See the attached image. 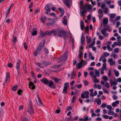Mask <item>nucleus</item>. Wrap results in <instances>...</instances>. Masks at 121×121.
<instances>
[{"label":"nucleus","mask_w":121,"mask_h":121,"mask_svg":"<svg viewBox=\"0 0 121 121\" xmlns=\"http://www.w3.org/2000/svg\"><path fill=\"white\" fill-rule=\"evenodd\" d=\"M44 42H41L39 43L37 50L34 52V56H36L38 54L40 53V52L42 51L43 47L44 45Z\"/></svg>","instance_id":"f257e3e1"},{"label":"nucleus","mask_w":121,"mask_h":121,"mask_svg":"<svg viewBox=\"0 0 121 121\" xmlns=\"http://www.w3.org/2000/svg\"><path fill=\"white\" fill-rule=\"evenodd\" d=\"M95 73L96 76L94 74V73L92 71H90L89 73V74L90 76H91V78H92L95 79L96 78V76L99 77L100 76L99 71L97 69H95Z\"/></svg>","instance_id":"f03ea898"},{"label":"nucleus","mask_w":121,"mask_h":121,"mask_svg":"<svg viewBox=\"0 0 121 121\" xmlns=\"http://www.w3.org/2000/svg\"><path fill=\"white\" fill-rule=\"evenodd\" d=\"M68 52V51H66V52L64 53L63 56H62L61 57H59V59H60L59 60V62H63L65 61L66 60L67 58V57L66 56Z\"/></svg>","instance_id":"7ed1b4c3"},{"label":"nucleus","mask_w":121,"mask_h":121,"mask_svg":"<svg viewBox=\"0 0 121 121\" xmlns=\"http://www.w3.org/2000/svg\"><path fill=\"white\" fill-rule=\"evenodd\" d=\"M69 83L66 82L65 83L64 89L62 91V93L64 94H65L67 93V90L69 87Z\"/></svg>","instance_id":"20e7f679"},{"label":"nucleus","mask_w":121,"mask_h":121,"mask_svg":"<svg viewBox=\"0 0 121 121\" xmlns=\"http://www.w3.org/2000/svg\"><path fill=\"white\" fill-rule=\"evenodd\" d=\"M47 20H48L49 21H51L52 22H48V23H47L46 24L48 26H51L52 25L54 24V22L56 21V20L55 19H53L52 18H47Z\"/></svg>","instance_id":"39448f33"},{"label":"nucleus","mask_w":121,"mask_h":121,"mask_svg":"<svg viewBox=\"0 0 121 121\" xmlns=\"http://www.w3.org/2000/svg\"><path fill=\"white\" fill-rule=\"evenodd\" d=\"M63 1L64 3L66 4L68 7H70V6L72 2L71 0H63Z\"/></svg>","instance_id":"423d86ee"},{"label":"nucleus","mask_w":121,"mask_h":121,"mask_svg":"<svg viewBox=\"0 0 121 121\" xmlns=\"http://www.w3.org/2000/svg\"><path fill=\"white\" fill-rule=\"evenodd\" d=\"M27 112L30 114L34 113V110L33 108V106L31 105H30V106L28 108L27 110Z\"/></svg>","instance_id":"0eeeda50"},{"label":"nucleus","mask_w":121,"mask_h":121,"mask_svg":"<svg viewBox=\"0 0 121 121\" xmlns=\"http://www.w3.org/2000/svg\"><path fill=\"white\" fill-rule=\"evenodd\" d=\"M80 9H86V7L84 5L83 2L82 0L80 1L79 3Z\"/></svg>","instance_id":"6e6552de"},{"label":"nucleus","mask_w":121,"mask_h":121,"mask_svg":"<svg viewBox=\"0 0 121 121\" xmlns=\"http://www.w3.org/2000/svg\"><path fill=\"white\" fill-rule=\"evenodd\" d=\"M118 42H115L113 43V44H112V47L113 48H114L116 45H117L118 46H121V40H118Z\"/></svg>","instance_id":"1a4fd4ad"},{"label":"nucleus","mask_w":121,"mask_h":121,"mask_svg":"<svg viewBox=\"0 0 121 121\" xmlns=\"http://www.w3.org/2000/svg\"><path fill=\"white\" fill-rule=\"evenodd\" d=\"M108 62H109L110 65H115L116 63V61H114L112 58H109L108 60Z\"/></svg>","instance_id":"9d476101"},{"label":"nucleus","mask_w":121,"mask_h":121,"mask_svg":"<svg viewBox=\"0 0 121 121\" xmlns=\"http://www.w3.org/2000/svg\"><path fill=\"white\" fill-rule=\"evenodd\" d=\"M49 81L47 79H45L44 78L40 80V81L41 82L43 83L44 84L46 85H48Z\"/></svg>","instance_id":"9b49d317"},{"label":"nucleus","mask_w":121,"mask_h":121,"mask_svg":"<svg viewBox=\"0 0 121 121\" xmlns=\"http://www.w3.org/2000/svg\"><path fill=\"white\" fill-rule=\"evenodd\" d=\"M99 15H98L99 19H101L103 16V13L102 10L100 9H99L98 11Z\"/></svg>","instance_id":"f8f14e48"},{"label":"nucleus","mask_w":121,"mask_h":121,"mask_svg":"<svg viewBox=\"0 0 121 121\" xmlns=\"http://www.w3.org/2000/svg\"><path fill=\"white\" fill-rule=\"evenodd\" d=\"M32 32L31 33L32 35L34 36L37 35V32L36 28H33L32 30Z\"/></svg>","instance_id":"ddd939ff"},{"label":"nucleus","mask_w":121,"mask_h":121,"mask_svg":"<svg viewBox=\"0 0 121 121\" xmlns=\"http://www.w3.org/2000/svg\"><path fill=\"white\" fill-rule=\"evenodd\" d=\"M29 87L30 88H31V89H35V87L34 86V84L32 82H30L29 84Z\"/></svg>","instance_id":"4468645a"},{"label":"nucleus","mask_w":121,"mask_h":121,"mask_svg":"<svg viewBox=\"0 0 121 121\" xmlns=\"http://www.w3.org/2000/svg\"><path fill=\"white\" fill-rule=\"evenodd\" d=\"M56 30H53L50 31L49 32L48 31H46V34L48 36H50L52 34H53V32H56Z\"/></svg>","instance_id":"2eb2a0df"},{"label":"nucleus","mask_w":121,"mask_h":121,"mask_svg":"<svg viewBox=\"0 0 121 121\" xmlns=\"http://www.w3.org/2000/svg\"><path fill=\"white\" fill-rule=\"evenodd\" d=\"M47 19V18L45 16H44L43 17H41L40 20L42 23H45V21Z\"/></svg>","instance_id":"dca6fc26"},{"label":"nucleus","mask_w":121,"mask_h":121,"mask_svg":"<svg viewBox=\"0 0 121 121\" xmlns=\"http://www.w3.org/2000/svg\"><path fill=\"white\" fill-rule=\"evenodd\" d=\"M50 5L49 4L46 5L44 8L45 10L46 11H48L49 12H50L51 10V9L50 8Z\"/></svg>","instance_id":"f3484780"},{"label":"nucleus","mask_w":121,"mask_h":121,"mask_svg":"<svg viewBox=\"0 0 121 121\" xmlns=\"http://www.w3.org/2000/svg\"><path fill=\"white\" fill-rule=\"evenodd\" d=\"M39 33L40 34V37L42 38L43 37L47 35L46 32H43L41 30L40 31Z\"/></svg>","instance_id":"a211bd4d"},{"label":"nucleus","mask_w":121,"mask_h":121,"mask_svg":"<svg viewBox=\"0 0 121 121\" xmlns=\"http://www.w3.org/2000/svg\"><path fill=\"white\" fill-rule=\"evenodd\" d=\"M42 64L44 66H46L50 65L51 63L50 62L44 61L42 62Z\"/></svg>","instance_id":"6ab92c4d"},{"label":"nucleus","mask_w":121,"mask_h":121,"mask_svg":"<svg viewBox=\"0 0 121 121\" xmlns=\"http://www.w3.org/2000/svg\"><path fill=\"white\" fill-rule=\"evenodd\" d=\"M107 30V29H105V28H104L101 31L102 34L103 35H104V36H107L108 35V34H107L106 35V31Z\"/></svg>","instance_id":"aec40b11"},{"label":"nucleus","mask_w":121,"mask_h":121,"mask_svg":"<svg viewBox=\"0 0 121 121\" xmlns=\"http://www.w3.org/2000/svg\"><path fill=\"white\" fill-rule=\"evenodd\" d=\"M63 19V23L65 25H67V18L66 16H65L64 17Z\"/></svg>","instance_id":"412c9836"},{"label":"nucleus","mask_w":121,"mask_h":121,"mask_svg":"<svg viewBox=\"0 0 121 121\" xmlns=\"http://www.w3.org/2000/svg\"><path fill=\"white\" fill-rule=\"evenodd\" d=\"M21 62V61L20 60H18L16 65V68L17 70L20 67V63Z\"/></svg>","instance_id":"4be33fe9"},{"label":"nucleus","mask_w":121,"mask_h":121,"mask_svg":"<svg viewBox=\"0 0 121 121\" xmlns=\"http://www.w3.org/2000/svg\"><path fill=\"white\" fill-rule=\"evenodd\" d=\"M6 78L5 79V81L6 82H7L8 80L10 79V76L9 73L8 72L6 73Z\"/></svg>","instance_id":"5701e85b"},{"label":"nucleus","mask_w":121,"mask_h":121,"mask_svg":"<svg viewBox=\"0 0 121 121\" xmlns=\"http://www.w3.org/2000/svg\"><path fill=\"white\" fill-rule=\"evenodd\" d=\"M82 10L80 9V13L81 16H82L83 17L84 16V14L86 13V11L85 9H83V10L82 11Z\"/></svg>","instance_id":"b1692460"},{"label":"nucleus","mask_w":121,"mask_h":121,"mask_svg":"<svg viewBox=\"0 0 121 121\" xmlns=\"http://www.w3.org/2000/svg\"><path fill=\"white\" fill-rule=\"evenodd\" d=\"M110 83L111 86L114 85H116L117 84V83L116 82L112 81V80H110Z\"/></svg>","instance_id":"393cba45"},{"label":"nucleus","mask_w":121,"mask_h":121,"mask_svg":"<svg viewBox=\"0 0 121 121\" xmlns=\"http://www.w3.org/2000/svg\"><path fill=\"white\" fill-rule=\"evenodd\" d=\"M61 32L62 33V35H64V39H65L66 37L67 38L68 37V35L66 33L65 31L63 30H62V31H61Z\"/></svg>","instance_id":"a878e982"},{"label":"nucleus","mask_w":121,"mask_h":121,"mask_svg":"<svg viewBox=\"0 0 121 121\" xmlns=\"http://www.w3.org/2000/svg\"><path fill=\"white\" fill-rule=\"evenodd\" d=\"M86 9L87 10L91 9L92 8V7L91 5L89 4H88L86 6Z\"/></svg>","instance_id":"bb28decb"},{"label":"nucleus","mask_w":121,"mask_h":121,"mask_svg":"<svg viewBox=\"0 0 121 121\" xmlns=\"http://www.w3.org/2000/svg\"><path fill=\"white\" fill-rule=\"evenodd\" d=\"M23 121H28V120L26 118V117L25 116V114L24 113L23 115L21 116Z\"/></svg>","instance_id":"cd10ccee"},{"label":"nucleus","mask_w":121,"mask_h":121,"mask_svg":"<svg viewBox=\"0 0 121 121\" xmlns=\"http://www.w3.org/2000/svg\"><path fill=\"white\" fill-rule=\"evenodd\" d=\"M109 55V54L107 52H105L104 53V56H102L101 58H104Z\"/></svg>","instance_id":"c85d7f7f"},{"label":"nucleus","mask_w":121,"mask_h":121,"mask_svg":"<svg viewBox=\"0 0 121 121\" xmlns=\"http://www.w3.org/2000/svg\"><path fill=\"white\" fill-rule=\"evenodd\" d=\"M85 41V36L83 34H82V35L81 37V42L82 43V44L83 42Z\"/></svg>","instance_id":"c756f323"},{"label":"nucleus","mask_w":121,"mask_h":121,"mask_svg":"<svg viewBox=\"0 0 121 121\" xmlns=\"http://www.w3.org/2000/svg\"><path fill=\"white\" fill-rule=\"evenodd\" d=\"M119 103V101H116L115 102H113L112 105L113 107H115L116 106L117 104H118Z\"/></svg>","instance_id":"7c9ffc66"},{"label":"nucleus","mask_w":121,"mask_h":121,"mask_svg":"<svg viewBox=\"0 0 121 121\" xmlns=\"http://www.w3.org/2000/svg\"><path fill=\"white\" fill-rule=\"evenodd\" d=\"M53 84V82L52 81H49L48 85V86L51 87L52 86Z\"/></svg>","instance_id":"2f4dec72"},{"label":"nucleus","mask_w":121,"mask_h":121,"mask_svg":"<svg viewBox=\"0 0 121 121\" xmlns=\"http://www.w3.org/2000/svg\"><path fill=\"white\" fill-rule=\"evenodd\" d=\"M81 28L82 30H83L84 28V22L82 21L80 22Z\"/></svg>","instance_id":"473e14b6"},{"label":"nucleus","mask_w":121,"mask_h":121,"mask_svg":"<svg viewBox=\"0 0 121 121\" xmlns=\"http://www.w3.org/2000/svg\"><path fill=\"white\" fill-rule=\"evenodd\" d=\"M114 72L115 73V76L116 77H117L119 76V73L118 71L115 70H114Z\"/></svg>","instance_id":"72a5a7b5"},{"label":"nucleus","mask_w":121,"mask_h":121,"mask_svg":"<svg viewBox=\"0 0 121 121\" xmlns=\"http://www.w3.org/2000/svg\"><path fill=\"white\" fill-rule=\"evenodd\" d=\"M18 87V86L17 85H15L13 86L12 88V89L14 91H15L17 90Z\"/></svg>","instance_id":"f704fd0d"},{"label":"nucleus","mask_w":121,"mask_h":121,"mask_svg":"<svg viewBox=\"0 0 121 121\" xmlns=\"http://www.w3.org/2000/svg\"><path fill=\"white\" fill-rule=\"evenodd\" d=\"M75 73L74 72H73L72 73L71 75V79L74 78L75 76Z\"/></svg>","instance_id":"c9c22d12"},{"label":"nucleus","mask_w":121,"mask_h":121,"mask_svg":"<svg viewBox=\"0 0 121 121\" xmlns=\"http://www.w3.org/2000/svg\"><path fill=\"white\" fill-rule=\"evenodd\" d=\"M88 119V116H86L84 118H82L80 119V120L83 121H86Z\"/></svg>","instance_id":"e433bc0d"},{"label":"nucleus","mask_w":121,"mask_h":121,"mask_svg":"<svg viewBox=\"0 0 121 121\" xmlns=\"http://www.w3.org/2000/svg\"><path fill=\"white\" fill-rule=\"evenodd\" d=\"M61 31L62 30H61L60 31H58V36L59 37H61L62 36V32H61Z\"/></svg>","instance_id":"4c0bfd02"},{"label":"nucleus","mask_w":121,"mask_h":121,"mask_svg":"<svg viewBox=\"0 0 121 121\" xmlns=\"http://www.w3.org/2000/svg\"><path fill=\"white\" fill-rule=\"evenodd\" d=\"M102 78L103 79L105 82L108 80L107 77L106 76H103L102 77Z\"/></svg>","instance_id":"58836bf2"},{"label":"nucleus","mask_w":121,"mask_h":121,"mask_svg":"<svg viewBox=\"0 0 121 121\" xmlns=\"http://www.w3.org/2000/svg\"><path fill=\"white\" fill-rule=\"evenodd\" d=\"M82 62H80L78 63L77 65L78 68H80L82 67Z\"/></svg>","instance_id":"ea45409f"},{"label":"nucleus","mask_w":121,"mask_h":121,"mask_svg":"<svg viewBox=\"0 0 121 121\" xmlns=\"http://www.w3.org/2000/svg\"><path fill=\"white\" fill-rule=\"evenodd\" d=\"M103 21L104 24H106L108 22V20L106 19H103Z\"/></svg>","instance_id":"a19ab883"},{"label":"nucleus","mask_w":121,"mask_h":121,"mask_svg":"<svg viewBox=\"0 0 121 121\" xmlns=\"http://www.w3.org/2000/svg\"><path fill=\"white\" fill-rule=\"evenodd\" d=\"M89 28L88 26H86L85 27V31L87 33H88Z\"/></svg>","instance_id":"79ce46f5"},{"label":"nucleus","mask_w":121,"mask_h":121,"mask_svg":"<svg viewBox=\"0 0 121 121\" xmlns=\"http://www.w3.org/2000/svg\"><path fill=\"white\" fill-rule=\"evenodd\" d=\"M107 48L108 49V50L110 51H112L113 49L110 48V46L109 45H108L107 46Z\"/></svg>","instance_id":"37998d69"},{"label":"nucleus","mask_w":121,"mask_h":121,"mask_svg":"<svg viewBox=\"0 0 121 121\" xmlns=\"http://www.w3.org/2000/svg\"><path fill=\"white\" fill-rule=\"evenodd\" d=\"M104 86L108 88H109L110 87V85L108 82L105 83Z\"/></svg>","instance_id":"c03bdc74"},{"label":"nucleus","mask_w":121,"mask_h":121,"mask_svg":"<svg viewBox=\"0 0 121 121\" xmlns=\"http://www.w3.org/2000/svg\"><path fill=\"white\" fill-rule=\"evenodd\" d=\"M49 15L51 16H53L54 17H56L55 18L56 19H57L58 18L56 17V14L54 13H50L49 14Z\"/></svg>","instance_id":"a18cd8bd"},{"label":"nucleus","mask_w":121,"mask_h":121,"mask_svg":"<svg viewBox=\"0 0 121 121\" xmlns=\"http://www.w3.org/2000/svg\"><path fill=\"white\" fill-rule=\"evenodd\" d=\"M106 64L105 63H104L103 64V66L102 67V68L104 69H106Z\"/></svg>","instance_id":"49530a36"},{"label":"nucleus","mask_w":121,"mask_h":121,"mask_svg":"<svg viewBox=\"0 0 121 121\" xmlns=\"http://www.w3.org/2000/svg\"><path fill=\"white\" fill-rule=\"evenodd\" d=\"M105 29H107L109 31H111V29L108 26H106L105 27Z\"/></svg>","instance_id":"de8ad7c7"},{"label":"nucleus","mask_w":121,"mask_h":121,"mask_svg":"<svg viewBox=\"0 0 121 121\" xmlns=\"http://www.w3.org/2000/svg\"><path fill=\"white\" fill-rule=\"evenodd\" d=\"M105 70V69H103L102 68H101L100 69V71L101 73L102 74H104V71Z\"/></svg>","instance_id":"09e8293b"},{"label":"nucleus","mask_w":121,"mask_h":121,"mask_svg":"<svg viewBox=\"0 0 121 121\" xmlns=\"http://www.w3.org/2000/svg\"><path fill=\"white\" fill-rule=\"evenodd\" d=\"M24 47L25 48V49L26 50L27 49L28 46L27 45H26V43L25 42L24 43Z\"/></svg>","instance_id":"8fccbe9b"},{"label":"nucleus","mask_w":121,"mask_h":121,"mask_svg":"<svg viewBox=\"0 0 121 121\" xmlns=\"http://www.w3.org/2000/svg\"><path fill=\"white\" fill-rule=\"evenodd\" d=\"M102 117L105 119H108L109 117V116L106 115H103L102 116Z\"/></svg>","instance_id":"3c124183"},{"label":"nucleus","mask_w":121,"mask_h":121,"mask_svg":"<svg viewBox=\"0 0 121 121\" xmlns=\"http://www.w3.org/2000/svg\"><path fill=\"white\" fill-rule=\"evenodd\" d=\"M111 111L110 110L108 112V114L111 115L114 114V112L113 111Z\"/></svg>","instance_id":"603ef678"},{"label":"nucleus","mask_w":121,"mask_h":121,"mask_svg":"<svg viewBox=\"0 0 121 121\" xmlns=\"http://www.w3.org/2000/svg\"><path fill=\"white\" fill-rule=\"evenodd\" d=\"M82 54H83L82 52H79V54L78 56V57L81 59Z\"/></svg>","instance_id":"864d4df0"},{"label":"nucleus","mask_w":121,"mask_h":121,"mask_svg":"<svg viewBox=\"0 0 121 121\" xmlns=\"http://www.w3.org/2000/svg\"><path fill=\"white\" fill-rule=\"evenodd\" d=\"M8 66L9 68H12L13 66V64L11 63H9L8 64Z\"/></svg>","instance_id":"5fc2aeb1"},{"label":"nucleus","mask_w":121,"mask_h":121,"mask_svg":"<svg viewBox=\"0 0 121 121\" xmlns=\"http://www.w3.org/2000/svg\"><path fill=\"white\" fill-rule=\"evenodd\" d=\"M101 8L102 9H105L106 7H105V4H103L101 5Z\"/></svg>","instance_id":"6e6d98bb"},{"label":"nucleus","mask_w":121,"mask_h":121,"mask_svg":"<svg viewBox=\"0 0 121 121\" xmlns=\"http://www.w3.org/2000/svg\"><path fill=\"white\" fill-rule=\"evenodd\" d=\"M33 5V2H32L29 5V7L30 9L32 8Z\"/></svg>","instance_id":"4d7b16f0"},{"label":"nucleus","mask_w":121,"mask_h":121,"mask_svg":"<svg viewBox=\"0 0 121 121\" xmlns=\"http://www.w3.org/2000/svg\"><path fill=\"white\" fill-rule=\"evenodd\" d=\"M116 80L117 82H121V78H119L117 79Z\"/></svg>","instance_id":"13d9d810"},{"label":"nucleus","mask_w":121,"mask_h":121,"mask_svg":"<svg viewBox=\"0 0 121 121\" xmlns=\"http://www.w3.org/2000/svg\"><path fill=\"white\" fill-rule=\"evenodd\" d=\"M36 65H37L39 67L41 68H43V67H42L41 66V63H39V62H38V63H36Z\"/></svg>","instance_id":"bf43d9fd"},{"label":"nucleus","mask_w":121,"mask_h":121,"mask_svg":"<svg viewBox=\"0 0 121 121\" xmlns=\"http://www.w3.org/2000/svg\"><path fill=\"white\" fill-rule=\"evenodd\" d=\"M22 92V91L20 89L18 90L17 92V93L19 95H21V92Z\"/></svg>","instance_id":"052dcab7"},{"label":"nucleus","mask_w":121,"mask_h":121,"mask_svg":"<svg viewBox=\"0 0 121 121\" xmlns=\"http://www.w3.org/2000/svg\"><path fill=\"white\" fill-rule=\"evenodd\" d=\"M106 108L108 109H110V110H111L112 107L110 105H108L107 106Z\"/></svg>","instance_id":"680f3d73"},{"label":"nucleus","mask_w":121,"mask_h":121,"mask_svg":"<svg viewBox=\"0 0 121 121\" xmlns=\"http://www.w3.org/2000/svg\"><path fill=\"white\" fill-rule=\"evenodd\" d=\"M113 99L114 100H116L117 98V96L115 95H114L113 96Z\"/></svg>","instance_id":"e2e57ef3"},{"label":"nucleus","mask_w":121,"mask_h":121,"mask_svg":"<svg viewBox=\"0 0 121 121\" xmlns=\"http://www.w3.org/2000/svg\"><path fill=\"white\" fill-rule=\"evenodd\" d=\"M120 24V22H118L116 23V27L118 28V27L119 26Z\"/></svg>","instance_id":"0e129e2a"},{"label":"nucleus","mask_w":121,"mask_h":121,"mask_svg":"<svg viewBox=\"0 0 121 121\" xmlns=\"http://www.w3.org/2000/svg\"><path fill=\"white\" fill-rule=\"evenodd\" d=\"M111 75V71L110 70L108 71V76L110 77Z\"/></svg>","instance_id":"69168bd1"},{"label":"nucleus","mask_w":121,"mask_h":121,"mask_svg":"<svg viewBox=\"0 0 121 121\" xmlns=\"http://www.w3.org/2000/svg\"><path fill=\"white\" fill-rule=\"evenodd\" d=\"M76 97L75 96H73L72 99V102L73 103L75 101V99Z\"/></svg>","instance_id":"338daca9"},{"label":"nucleus","mask_w":121,"mask_h":121,"mask_svg":"<svg viewBox=\"0 0 121 121\" xmlns=\"http://www.w3.org/2000/svg\"><path fill=\"white\" fill-rule=\"evenodd\" d=\"M119 51V49L118 48H116L114 49L115 52L116 53H118Z\"/></svg>","instance_id":"774afa93"}]
</instances>
